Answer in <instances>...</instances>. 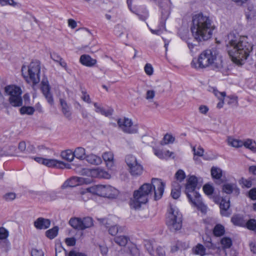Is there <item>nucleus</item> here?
<instances>
[{"instance_id":"nucleus-1","label":"nucleus","mask_w":256,"mask_h":256,"mask_svg":"<svg viewBox=\"0 0 256 256\" xmlns=\"http://www.w3.org/2000/svg\"><path fill=\"white\" fill-rule=\"evenodd\" d=\"M228 52L232 60L238 66H242L252 50V44L247 36L230 33L228 35Z\"/></svg>"},{"instance_id":"nucleus-2","label":"nucleus","mask_w":256,"mask_h":256,"mask_svg":"<svg viewBox=\"0 0 256 256\" xmlns=\"http://www.w3.org/2000/svg\"><path fill=\"white\" fill-rule=\"evenodd\" d=\"M165 184L161 180L153 178L152 184L146 183L142 184L138 190H134L133 198L130 201V207L135 210L140 208L142 204H146L148 197L154 190V199H160L164 193Z\"/></svg>"},{"instance_id":"nucleus-3","label":"nucleus","mask_w":256,"mask_h":256,"mask_svg":"<svg viewBox=\"0 0 256 256\" xmlns=\"http://www.w3.org/2000/svg\"><path fill=\"white\" fill-rule=\"evenodd\" d=\"M214 29V26L212 25V21L208 16L202 13L192 16L190 31L197 42L204 41L210 38Z\"/></svg>"},{"instance_id":"nucleus-4","label":"nucleus","mask_w":256,"mask_h":256,"mask_svg":"<svg viewBox=\"0 0 256 256\" xmlns=\"http://www.w3.org/2000/svg\"><path fill=\"white\" fill-rule=\"evenodd\" d=\"M222 63L221 58L217 57L216 51L206 50L200 54L197 60H192L191 66L196 69L210 67L212 70L218 71L222 68Z\"/></svg>"},{"instance_id":"nucleus-5","label":"nucleus","mask_w":256,"mask_h":256,"mask_svg":"<svg viewBox=\"0 0 256 256\" xmlns=\"http://www.w3.org/2000/svg\"><path fill=\"white\" fill-rule=\"evenodd\" d=\"M197 184V178L194 176H190L186 180L184 193L186 194L189 202L193 206L196 207L202 213L206 214L207 211V207L202 202L200 194L196 190Z\"/></svg>"},{"instance_id":"nucleus-6","label":"nucleus","mask_w":256,"mask_h":256,"mask_svg":"<svg viewBox=\"0 0 256 256\" xmlns=\"http://www.w3.org/2000/svg\"><path fill=\"white\" fill-rule=\"evenodd\" d=\"M40 62L38 60H32L28 69L26 66H22V74L25 78H30L34 84H36L40 81Z\"/></svg>"},{"instance_id":"nucleus-7","label":"nucleus","mask_w":256,"mask_h":256,"mask_svg":"<svg viewBox=\"0 0 256 256\" xmlns=\"http://www.w3.org/2000/svg\"><path fill=\"white\" fill-rule=\"evenodd\" d=\"M182 216L176 208L170 207L166 218V224L171 231H176L182 227Z\"/></svg>"},{"instance_id":"nucleus-8","label":"nucleus","mask_w":256,"mask_h":256,"mask_svg":"<svg viewBox=\"0 0 256 256\" xmlns=\"http://www.w3.org/2000/svg\"><path fill=\"white\" fill-rule=\"evenodd\" d=\"M4 91L10 96L9 102L12 106L18 107L22 106V91L20 87L15 85L8 86L5 87Z\"/></svg>"},{"instance_id":"nucleus-9","label":"nucleus","mask_w":256,"mask_h":256,"mask_svg":"<svg viewBox=\"0 0 256 256\" xmlns=\"http://www.w3.org/2000/svg\"><path fill=\"white\" fill-rule=\"evenodd\" d=\"M126 162L128 168V171L132 176H138L142 174L144 168L136 158L131 154L128 155L125 158Z\"/></svg>"},{"instance_id":"nucleus-10","label":"nucleus","mask_w":256,"mask_h":256,"mask_svg":"<svg viewBox=\"0 0 256 256\" xmlns=\"http://www.w3.org/2000/svg\"><path fill=\"white\" fill-rule=\"evenodd\" d=\"M69 224L76 230H84L93 225V220L88 216L83 218H72L70 219Z\"/></svg>"},{"instance_id":"nucleus-11","label":"nucleus","mask_w":256,"mask_h":256,"mask_svg":"<svg viewBox=\"0 0 256 256\" xmlns=\"http://www.w3.org/2000/svg\"><path fill=\"white\" fill-rule=\"evenodd\" d=\"M96 194L100 196L116 198L118 190L110 186L98 185L96 186Z\"/></svg>"},{"instance_id":"nucleus-12","label":"nucleus","mask_w":256,"mask_h":256,"mask_svg":"<svg viewBox=\"0 0 256 256\" xmlns=\"http://www.w3.org/2000/svg\"><path fill=\"white\" fill-rule=\"evenodd\" d=\"M118 126L124 132L134 134L138 132L136 126H133L132 120L128 118H119L118 120Z\"/></svg>"},{"instance_id":"nucleus-13","label":"nucleus","mask_w":256,"mask_h":256,"mask_svg":"<svg viewBox=\"0 0 256 256\" xmlns=\"http://www.w3.org/2000/svg\"><path fill=\"white\" fill-rule=\"evenodd\" d=\"M40 89L47 102L50 106H52L54 104V98L50 92V86L46 78L42 79Z\"/></svg>"},{"instance_id":"nucleus-14","label":"nucleus","mask_w":256,"mask_h":256,"mask_svg":"<svg viewBox=\"0 0 256 256\" xmlns=\"http://www.w3.org/2000/svg\"><path fill=\"white\" fill-rule=\"evenodd\" d=\"M210 172L212 178L215 180L216 184H220L224 182V181L222 178V171L220 168L212 166L211 168Z\"/></svg>"},{"instance_id":"nucleus-15","label":"nucleus","mask_w":256,"mask_h":256,"mask_svg":"<svg viewBox=\"0 0 256 256\" xmlns=\"http://www.w3.org/2000/svg\"><path fill=\"white\" fill-rule=\"evenodd\" d=\"M90 174L92 177L96 178H110V175L108 172L100 168L91 170Z\"/></svg>"},{"instance_id":"nucleus-16","label":"nucleus","mask_w":256,"mask_h":256,"mask_svg":"<svg viewBox=\"0 0 256 256\" xmlns=\"http://www.w3.org/2000/svg\"><path fill=\"white\" fill-rule=\"evenodd\" d=\"M80 62L82 65L88 67L94 66L97 62L96 59L92 58L88 54L82 55L80 58Z\"/></svg>"},{"instance_id":"nucleus-17","label":"nucleus","mask_w":256,"mask_h":256,"mask_svg":"<svg viewBox=\"0 0 256 256\" xmlns=\"http://www.w3.org/2000/svg\"><path fill=\"white\" fill-rule=\"evenodd\" d=\"M50 224V221L48 219L42 218H38L34 222V226L37 229H46Z\"/></svg>"},{"instance_id":"nucleus-18","label":"nucleus","mask_w":256,"mask_h":256,"mask_svg":"<svg viewBox=\"0 0 256 256\" xmlns=\"http://www.w3.org/2000/svg\"><path fill=\"white\" fill-rule=\"evenodd\" d=\"M172 186L170 195L173 198L177 199L180 195L181 186L178 182L176 181H174L172 182Z\"/></svg>"},{"instance_id":"nucleus-19","label":"nucleus","mask_w":256,"mask_h":256,"mask_svg":"<svg viewBox=\"0 0 256 256\" xmlns=\"http://www.w3.org/2000/svg\"><path fill=\"white\" fill-rule=\"evenodd\" d=\"M230 206V200L222 198L220 204V214L222 216H228L230 213L228 211Z\"/></svg>"},{"instance_id":"nucleus-20","label":"nucleus","mask_w":256,"mask_h":256,"mask_svg":"<svg viewBox=\"0 0 256 256\" xmlns=\"http://www.w3.org/2000/svg\"><path fill=\"white\" fill-rule=\"evenodd\" d=\"M85 160L88 163L94 165L100 164L102 162V160L100 157L93 154L86 155Z\"/></svg>"},{"instance_id":"nucleus-21","label":"nucleus","mask_w":256,"mask_h":256,"mask_svg":"<svg viewBox=\"0 0 256 256\" xmlns=\"http://www.w3.org/2000/svg\"><path fill=\"white\" fill-rule=\"evenodd\" d=\"M60 104L62 107V110L64 116L70 120L72 113L70 111V108L66 101L63 99H60Z\"/></svg>"},{"instance_id":"nucleus-22","label":"nucleus","mask_w":256,"mask_h":256,"mask_svg":"<svg viewBox=\"0 0 256 256\" xmlns=\"http://www.w3.org/2000/svg\"><path fill=\"white\" fill-rule=\"evenodd\" d=\"M102 158L106 162V166L109 168H112L114 166V155L111 152H105L102 154Z\"/></svg>"},{"instance_id":"nucleus-23","label":"nucleus","mask_w":256,"mask_h":256,"mask_svg":"<svg viewBox=\"0 0 256 256\" xmlns=\"http://www.w3.org/2000/svg\"><path fill=\"white\" fill-rule=\"evenodd\" d=\"M231 222L235 226H246V222L243 216L240 214L233 216L231 218Z\"/></svg>"},{"instance_id":"nucleus-24","label":"nucleus","mask_w":256,"mask_h":256,"mask_svg":"<svg viewBox=\"0 0 256 256\" xmlns=\"http://www.w3.org/2000/svg\"><path fill=\"white\" fill-rule=\"evenodd\" d=\"M94 106L96 108L95 110L96 112L100 113L106 116H110L112 114L114 110L112 108L105 110L104 108L99 106L98 103L96 102H94Z\"/></svg>"},{"instance_id":"nucleus-25","label":"nucleus","mask_w":256,"mask_h":256,"mask_svg":"<svg viewBox=\"0 0 256 256\" xmlns=\"http://www.w3.org/2000/svg\"><path fill=\"white\" fill-rule=\"evenodd\" d=\"M50 57L54 61L58 62L61 66L64 68H66L67 64L66 62L56 52H52L50 53Z\"/></svg>"},{"instance_id":"nucleus-26","label":"nucleus","mask_w":256,"mask_h":256,"mask_svg":"<svg viewBox=\"0 0 256 256\" xmlns=\"http://www.w3.org/2000/svg\"><path fill=\"white\" fill-rule=\"evenodd\" d=\"M74 156L80 160H85L86 157V150L84 148L78 147L74 152Z\"/></svg>"},{"instance_id":"nucleus-27","label":"nucleus","mask_w":256,"mask_h":256,"mask_svg":"<svg viewBox=\"0 0 256 256\" xmlns=\"http://www.w3.org/2000/svg\"><path fill=\"white\" fill-rule=\"evenodd\" d=\"M194 254L200 256H204L207 254L206 252V248L202 244H198L192 248Z\"/></svg>"},{"instance_id":"nucleus-28","label":"nucleus","mask_w":256,"mask_h":256,"mask_svg":"<svg viewBox=\"0 0 256 256\" xmlns=\"http://www.w3.org/2000/svg\"><path fill=\"white\" fill-rule=\"evenodd\" d=\"M243 146L254 152H256V142L252 139H246L244 142Z\"/></svg>"},{"instance_id":"nucleus-29","label":"nucleus","mask_w":256,"mask_h":256,"mask_svg":"<svg viewBox=\"0 0 256 256\" xmlns=\"http://www.w3.org/2000/svg\"><path fill=\"white\" fill-rule=\"evenodd\" d=\"M62 162L58 161L55 159H47L44 158V165L48 167H56L60 166V164L64 165Z\"/></svg>"},{"instance_id":"nucleus-30","label":"nucleus","mask_w":256,"mask_h":256,"mask_svg":"<svg viewBox=\"0 0 256 256\" xmlns=\"http://www.w3.org/2000/svg\"><path fill=\"white\" fill-rule=\"evenodd\" d=\"M128 240H130L129 238L125 236H118L114 238L115 242L122 246H125Z\"/></svg>"},{"instance_id":"nucleus-31","label":"nucleus","mask_w":256,"mask_h":256,"mask_svg":"<svg viewBox=\"0 0 256 256\" xmlns=\"http://www.w3.org/2000/svg\"><path fill=\"white\" fill-rule=\"evenodd\" d=\"M234 190L238 191V188H236V186L234 184H226L222 186V191L227 194H230Z\"/></svg>"},{"instance_id":"nucleus-32","label":"nucleus","mask_w":256,"mask_h":256,"mask_svg":"<svg viewBox=\"0 0 256 256\" xmlns=\"http://www.w3.org/2000/svg\"><path fill=\"white\" fill-rule=\"evenodd\" d=\"M61 156L63 159L69 162L72 161L74 158V152L70 150H67L65 151L62 152Z\"/></svg>"},{"instance_id":"nucleus-33","label":"nucleus","mask_w":256,"mask_h":256,"mask_svg":"<svg viewBox=\"0 0 256 256\" xmlns=\"http://www.w3.org/2000/svg\"><path fill=\"white\" fill-rule=\"evenodd\" d=\"M16 148L14 146H9L8 148L4 147L0 150V157L4 156H12V154L10 151L15 150Z\"/></svg>"},{"instance_id":"nucleus-34","label":"nucleus","mask_w":256,"mask_h":256,"mask_svg":"<svg viewBox=\"0 0 256 256\" xmlns=\"http://www.w3.org/2000/svg\"><path fill=\"white\" fill-rule=\"evenodd\" d=\"M225 232L224 227L220 224H216L213 230V234L216 236H222Z\"/></svg>"},{"instance_id":"nucleus-35","label":"nucleus","mask_w":256,"mask_h":256,"mask_svg":"<svg viewBox=\"0 0 256 256\" xmlns=\"http://www.w3.org/2000/svg\"><path fill=\"white\" fill-rule=\"evenodd\" d=\"M34 111V108L30 106H23L20 109L21 114L32 115Z\"/></svg>"},{"instance_id":"nucleus-36","label":"nucleus","mask_w":256,"mask_h":256,"mask_svg":"<svg viewBox=\"0 0 256 256\" xmlns=\"http://www.w3.org/2000/svg\"><path fill=\"white\" fill-rule=\"evenodd\" d=\"M144 245L146 249V250L148 251V252L149 253V254L151 256V254H154V246H153V242L152 240H145L143 242Z\"/></svg>"},{"instance_id":"nucleus-37","label":"nucleus","mask_w":256,"mask_h":256,"mask_svg":"<svg viewBox=\"0 0 256 256\" xmlns=\"http://www.w3.org/2000/svg\"><path fill=\"white\" fill-rule=\"evenodd\" d=\"M58 228L54 226L53 228L46 231V235L50 239L54 238L58 234Z\"/></svg>"},{"instance_id":"nucleus-38","label":"nucleus","mask_w":256,"mask_h":256,"mask_svg":"<svg viewBox=\"0 0 256 256\" xmlns=\"http://www.w3.org/2000/svg\"><path fill=\"white\" fill-rule=\"evenodd\" d=\"M76 182L74 178H70L64 182L61 188L62 189H65L68 188L74 187L76 186Z\"/></svg>"},{"instance_id":"nucleus-39","label":"nucleus","mask_w":256,"mask_h":256,"mask_svg":"<svg viewBox=\"0 0 256 256\" xmlns=\"http://www.w3.org/2000/svg\"><path fill=\"white\" fill-rule=\"evenodd\" d=\"M180 38L185 41H188L190 38L188 37V31L186 29L180 28L178 32Z\"/></svg>"},{"instance_id":"nucleus-40","label":"nucleus","mask_w":256,"mask_h":256,"mask_svg":"<svg viewBox=\"0 0 256 256\" xmlns=\"http://www.w3.org/2000/svg\"><path fill=\"white\" fill-rule=\"evenodd\" d=\"M221 244L222 245L224 248H228L232 245V241L230 238L224 237L221 240Z\"/></svg>"},{"instance_id":"nucleus-41","label":"nucleus","mask_w":256,"mask_h":256,"mask_svg":"<svg viewBox=\"0 0 256 256\" xmlns=\"http://www.w3.org/2000/svg\"><path fill=\"white\" fill-rule=\"evenodd\" d=\"M154 254H151V256H166V252L164 248L160 246H158L156 250H154Z\"/></svg>"},{"instance_id":"nucleus-42","label":"nucleus","mask_w":256,"mask_h":256,"mask_svg":"<svg viewBox=\"0 0 256 256\" xmlns=\"http://www.w3.org/2000/svg\"><path fill=\"white\" fill-rule=\"evenodd\" d=\"M246 228L251 230H256V220L254 219H250L246 222Z\"/></svg>"},{"instance_id":"nucleus-43","label":"nucleus","mask_w":256,"mask_h":256,"mask_svg":"<svg viewBox=\"0 0 256 256\" xmlns=\"http://www.w3.org/2000/svg\"><path fill=\"white\" fill-rule=\"evenodd\" d=\"M228 142L232 146L236 148L241 147L244 144L243 141L236 139H230Z\"/></svg>"},{"instance_id":"nucleus-44","label":"nucleus","mask_w":256,"mask_h":256,"mask_svg":"<svg viewBox=\"0 0 256 256\" xmlns=\"http://www.w3.org/2000/svg\"><path fill=\"white\" fill-rule=\"evenodd\" d=\"M176 179L180 182H182L186 178V174L182 170H179L175 174Z\"/></svg>"},{"instance_id":"nucleus-45","label":"nucleus","mask_w":256,"mask_h":256,"mask_svg":"<svg viewBox=\"0 0 256 256\" xmlns=\"http://www.w3.org/2000/svg\"><path fill=\"white\" fill-rule=\"evenodd\" d=\"M204 246L208 250H214L216 248V246L212 242V240L210 238H207V239L204 240Z\"/></svg>"},{"instance_id":"nucleus-46","label":"nucleus","mask_w":256,"mask_h":256,"mask_svg":"<svg viewBox=\"0 0 256 256\" xmlns=\"http://www.w3.org/2000/svg\"><path fill=\"white\" fill-rule=\"evenodd\" d=\"M16 194L14 192H8L4 194L2 198L6 202L12 201L16 198Z\"/></svg>"},{"instance_id":"nucleus-47","label":"nucleus","mask_w":256,"mask_h":256,"mask_svg":"<svg viewBox=\"0 0 256 256\" xmlns=\"http://www.w3.org/2000/svg\"><path fill=\"white\" fill-rule=\"evenodd\" d=\"M203 190L206 195L210 196L214 192V188L211 185L206 184L203 186Z\"/></svg>"},{"instance_id":"nucleus-48","label":"nucleus","mask_w":256,"mask_h":256,"mask_svg":"<svg viewBox=\"0 0 256 256\" xmlns=\"http://www.w3.org/2000/svg\"><path fill=\"white\" fill-rule=\"evenodd\" d=\"M227 98L229 99V100L228 102V104H232V106H238V102L237 96L234 95H232L228 96Z\"/></svg>"},{"instance_id":"nucleus-49","label":"nucleus","mask_w":256,"mask_h":256,"mask_svg":"<svg viewBox=\"0 0 256 256\" xmlns=\"http://www.w3.org/2000/svg\"><path fill=\"white\" fill-rule=\"evenodd\" d=\"M8 236V232L4 227L0 228V240L6 238Z\"/></svg>"},{"instance_id":"nucleus-50","label":"nucleus","mask_w":256,"mask_h":256,"mask_svg":"<svg viewBox=\"0 0 256 256\" xmlns=\"http://www.w3.org/2000/svg\"><path fill=\"white\" fill-rule=\"evenodd\" d=\"M144 71L148 75L151 76L153 74V68L150 64H146L144 66Z\"/></svg>"},{"instance_id":"nucleus-51","label":"nucleus","mask_w":256,"mask_h":256,"mask_svg":"<svg viewBox=\"0 0 256 256\" xmlns=\"http://www.w3.org/2000/svg\"><path fill=\"white\" fill-rule=\"evenodd\" d=\"M174 140V138L172 135L168 134L164 138V140L165 141L166 144L172 143Z\"/></svg>"},{"instance_id":"nucleus-52","label":"nucleus","mask_w":256,"mask_h":256,"mask_svg":"<svg viewBox=\"0 0 256 256\" xmlns=\"http://www.w3.org/2000/svg\"><path fill=\"white\" fill-rule=\"evenodd\" d=\"M108 232L112 236H115L118 232V230L117 225L110 226L108 230Z\"/></svg>"},{"instance_id":"nucleus-53","label":"nucleus","mask_w":256,"mask_h":256,"mask_svg":"<svg viewBox=\"0 0 256 256\" xmlns=\"http://www.w3.org/2000/svg\"><path fill=\"white\" fill-rule=\"evenodd\" d=\"M32 256H44V253L42 250L33 248L31 252Z\"/></svg>"},{"instance_id":"nucleus-54","label":"nucleus","mask_w":256,"mask_h":256,"mask_svg":"<svg viewBox=\"0 0 256 256\" xmlns=\"http://www.w3.org/2000/svg\"><path fill=\"white\" fill-rule=\"evenodd\" d=\"M82 100L88 104H90L92 101L89 94H88L86 91L84 90L82 91Z\"/></svg>"},{"instance_id":"nucleus-55","label":"nucleus","mask_w":256,"mask_h":256,"mask_svg":"<svg viewBox=\"0 0 256 256\" xmlns=\"http://www.w3.org/2000/svg\"><path fill=\"white\" fill-rule=\"evenodd\" d=\"M218 94H220L221 96L222 97V99L217 104V106L216 107L218 108H222V106H223V105H224V98L226 96V93L225 92H217Z\"/></svg>"},{"instance_id":"nucleus-56","label":"nucleus","mask_w":256,"mask_h":256,"mask_svg":"<svg viewBox=\"0 0 256 256\" xmlns=\"http://www.w3.org/2000/svg\"><path fill=\"white\" fill-rule=\"evenodd\" d=\"M154 154L158 158L160 159L165 158V156H164V154L162 151L160 150L154 148Z\"/></svg>"},{"instance_id":"nucleus-57","label":"nucleus","mask_w":256,"mask_h":256,"mask_svg":"<svg viewBox=\"0 0 256 256\" xmlns=\"http://www.w3.org/2000/svg\"><path fill=\"white\" fill-rule=\"evenodd\" d=\"M248 197L252 200H256V188H253L248 192Z\"/></svg>"},{"instance_id":"nucleus-58","label":"nucleus","mask_w":256,"mask_h":256,"mask_svg":"<svg viewBox=\"0 0 256 256\" xmlns=\"http://www.w3.org/2000/svg\"><path fill=\"white\" fill-rule=\"evenodd\" d=\"M65 242L68 246H74L76 244V240L74 238H66Z\"/></svg>"},{"instance_id":"nucleus-59","label":"nucleus","mask_w":256,"mask_h":256,"mask_svg":"<svg viewBox=\"0 0 256 256\" xmlns=\"http://www.w3.org/2000/svg\"><path fill=\"white\" fill-rule=\"evenodd\" d=\"M68 256H87V255L76 250H71L69 252Z\"/></svg>"},{"instance_id":"nucleus-60","label":"nucleus","mask_w":256,"mask_h":256,"mask_svg":"<svg viewBox=\"0 0 256 256\" xmlns=\"http://www.w3.org/2000/svg\"><path fill=\"white\" fill-rule=\"evenodd\" d=\"M0 4L2 6L6 4H10L11 6H14L16 4L14 0H0Z\"/></svg>"},{"instance_id":"nucleus-61","label":"nucleus","mask_w":256,"mask_h":256,"mask_svg":"<svg viewBox=\"0 0 256 256\" xmlns=\"http://www.w3.org/2000/svg\"><path fill=\"white\" fill-rule=\"evenodd\" d=\"M242 184L247 188H250L252 186V182L250 180L242 178Z\"/></svg>"},{"instance_id":"nucleus-62","label":"nucleus","mask_w":256,"mask_h":256,"mask_svg":"<svg viewBox=\"0 0 256 256\" xmlns=\"http://www.w3.org/2000/svg\"><path fill=\"white\" fill-rule=\"evenodd\" d=\"M193 151L194 154L198 156H202L204 152V149L200 147L198 148L196 151V150L195 148H194Z\"/></svg>"},{"instance_id":"nucleus-63","label":"nucleus","mask_w":256,"mask_h":256,"mask_svg":"<svg viewBox=\"0 0 256 256\" xmlns=\"http://www.w3.org/2000/svg\"><path fill=\"white\" fill-rule=\"evenodd\" d=\"M130 252L132 256H140V251L136 247L132 248L130 250Z\"/></svg>"},{"instance_id":"nucleus-64","label":"nucleus","mask_w":256,"mask_h":256,"mask_svg":"<svg viewBox=\"0 0 256 256\" xmlns=\"http://www.w3.org/2000/svg\"><path fill=\"white\" fill-rule=\"evenodd\" d=\"M191 40H192V38H190L188 41L186 42V44H188V46L189 48L190 51L192 52H194V48L196 46V44H193L192 42H190Z\"/></svg>"}]
</instances>
